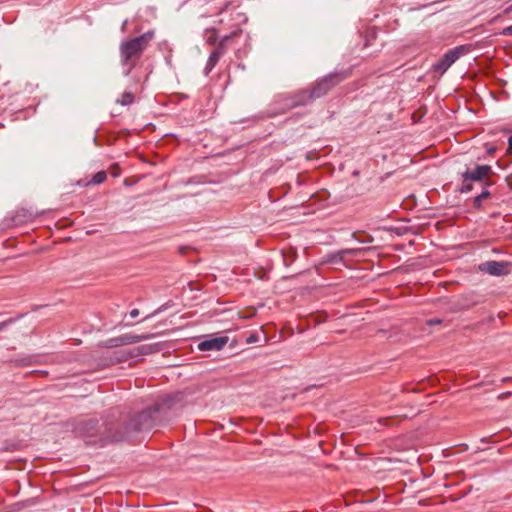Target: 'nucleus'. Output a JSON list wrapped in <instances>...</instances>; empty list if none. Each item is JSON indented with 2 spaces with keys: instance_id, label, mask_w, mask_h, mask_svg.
Returning <instances> with one entry per match:
<instances>
[{
  "instance_id": "nucleus-8",
  "label": "nucleus",
  "mask_w": 512,
  "mask_h": 512,
  "mask_svg": "<svg viewBox=\"0 0 512 512\" xmlns=\"http://www.w3.org/2000/svg\"><path fill=\"white\" fill-rule=\"evenodd\" d=\"M313 101L309 90H301L298 93L285 99V106L289 109L303 106Z\"/></svg>"
},
{
  "instance_id": "nucleus-4",
  "label": "nucleus",
  "mask_w": 512,
  "mask_h": 512,
  "mask_svg": "<svg viewBox=\"0 0 512 512\" xmlns=\"http://www.w3.org/2000/svg\"><path fill=\"white\" fill-rule=\"evenodd\" d=\"M464 50L463 46L450 49L433 65L434 70L445 73L460 58Z\"/></svg>"
},
{
  "instance_id": "nucleus-24",
  "label": "nucleus",
  "mask_w": 512,
  "mask_h": 512,
  "mask_svg": "<svg viewBox=\"0 0 512 512\" xmlns=\"http://www.w3.org/2000/svg\"><path fill=\"white\" fill-rule=\"evenodd\" d=\"M138 315H139V310H138V309H133V310H131V311H130V316H131L132 318H135V317H137Z\"/></svg>"
},
{
  "instance_id": "nucleus-14",
  "label": "nucleus",
  "mask_w": 512,
  "mask_h": 512,
  "mask_svg": "<svg viewBox=\"0 0 512 512\" xmlns=\"http://www.w3.org/2000/svg\"><path fill=\"white\" fill-rule=\"evenodd\" d=\"M242 33V30L241 29H238V30H235L233 32H231L229 35H225L218 43L217 47L220 48L221 50L225 51L226 50V47H227V43L228 41L233 38V37H237L239 36L240 34Z\"/></svg>"
},
{
  "instance_id": "nucleus-25",
  "label": "nucleus",
  "mask_w": 512,
  "mask_h": 512,
  "mask_svg": "<svg viewBox=\"0 0 512 512\" xmlns=\"http://www.w3.org/2000/svg\"><path fill=\"white\" fill-rule=\"evenodd\" d=\"M509 149H512V135L508 138Z\"/></svg>"
},
{
  "instance_id": "nucleus-1",
  "label": "nucleus",
  "mask_w": 512,
  "mask_h": 512,
  "mask_svg": "<svg viewBox=\"0 0 512 512\" xmlns=\"http://www.w3.org/2000/svg\"><path fill=\"white\" fill-rule=\"evenodd\" d=\"M160 409L158 404L153 409H147L131 416L129 413L111 414L105 422L106 438L112 442L128 439L133 433L151 429L154 426L152 414Z\"/></svg>"
},
{
  "instance_id": "nucleus-15",
  "label": "nucleus",
  "mask_w": 512,
  "mask_h": 512,
  "mask_svg": "<svg viewBox=\"0 0 512 512\" xmlns=\"http://www.w3.org/2000/svg\"><path fill=\"white\" fill-rule=\"evenodd\" d=\"M100 346L104 347V348H115V347L123 346L122 341H121V336L107 339V340L101 342Z\"/></svg>"
},
{
  "instance_id": "nucleus-12",
  "label": "nucleus",
  "mask_w": 512,
  "mask_h": 512,
  "mask_svg": "<svg viewBox=\"0 0 512 512\" xmlns=\"http://www.w3.org/2000/svg\"><path fill=\"white\" fill-rule=\"evenodd\" d=\"M360 252L359 249H342L338 252H336L335 254L333 255H330V259L328 260L329 262H337L338 260L339 261H342L347 255H356Z\"/></svg>"
},
{
  "instance_id": "nucleus-2",
  "label": "nucleus",
  "mask_w": 512,
  "mask_h": 512,
  "mask_svg": "<svg viewBox=\"0 0 512 512\" xmlns=\"http://www.w3.org/2000/svg\"><path fill=\"white\" fill-rule=\"evenodd\" d=\"M154 37V31H147L140 36L124 40L120 43V61L122 66L126 67L124 71L125 76H128L135 68L142 54Z\"/></svg>"
},
{
  "instance_id": "nucleus-21",
  "label": "nucleus",
  "mask_w": 512,
  "mask_h": 512,
  "mask_svg": "<svg viewBox=\"0 0 512 512\" xmlns=\"http://www.w3.org/2000/svg\"><path fill=\"white\" fill-rule=\"evenodd\" d=\"M503 36H512V25L504 28L501 32Z\"/></svg>"
},
{
  "instance_id": "nucleus-30",
  "label": "nucleus",
  "mask_w": 512,
  "mask_h": 512,
  "mask_svg": "<svg viewBox=\"0 0 512 512\" xmlns=\"http://www.w3.org/2000/svg\"><path fill=\"white\" fill-rule=\"evenodd\" d=\"M95 424H96V422H94V421L89 422V425H91V426H94Z\"/></svg>"
},
{
  "instance_id": "nucleus-18",
  "label": "nucleus",
  "mask_w": 512,
  "mask_h": 512,
  "mask_svg": "<svg viewBox=\"0 0 512 512\" xmlns=\"http://www.w3.org/2000/svg\"><path fill=\"white\" fill-rule=\"evenodd\" d=\"M107 178V174L105 171H99L96 174L93 175L92 179L89 181L90 184H101L103 183Z\"/></svg>"
},
{
  "instance_id": "nucleus-28",
  "label": "nucleus",
  "mask_w": 512,
  "mask_h": 512,
  "mask_svg": "<svg viewBox=\"0 0 512 512\" xmlns=\"http://www.w3.org/2000/svg\"><path fill=\"white\" fill-rule=\"evenodd\" d=\"M226 8H227V5L220 10V13L224 12L226 10Z\"/></svg>"
},
{
  "instance_id": "nucleus-7",
  "label": "nucleus",
  "mask_w": 512,
  "mask_h": 512,
  "mask_svg": "<svg viewBox=\"0 0 512 512\" xmlns=\"http://www.w3.org/2000/svg\"><path fill=\"white\" fill-rule=\"evenodd\" d=\"M510 264L503 261H486L480 264V271L486 272L492 276H502L508 274Z\"/></svg>"
},
{
  "instance_id": "nucleus-16",
  "label": "nucleus",
  "mask_w": 512,
  "mask_h": 512,
  "mask_svg": "<svg viewBox=\"0 0 512 512\" xmlns=\"http://www.w3.org/2000/svg\"><path fill=\"white\" fill-rule=\"evenodd\" d=\"M207 34L206 42L209 45H215L218 39V31L215 28H209L205 30Z\"/></svg>"
},
{
  "instance_id": "nucleus-22",
  "label": "nucleus",
  "mask_w": 512,
  "mask_h": 512,
  "mask_svg": "<svg viewBox=\"0 0 512 512\" xmlns=\"http://www.w3.org/2000/svg\"><path fill=\"white\" fill-rule=\"evenodd\" d=\"M503 14H504V15L512 14V4L508 5V6L503 10Z\"/></svg>"
},
{
  "instance_id": "nucleus-19",
  "label": "nucleus",
  "mask_w": 512,
  "mask_h": 512,
  "mask_svg": "<svg viewBox=\"0 0 512 512\" xmlns=\"http://www.w3.org/2000/svg\"><path fill=\"white\" fill-rule=\"evenodd\" d=\"M259 341V335L257 333H251L247 338H246V343L247 344H253V343H256Z\"/></svg>"
},
{
  "instance_id": "nucleus-29",
  "label": "nucleus",
  "mask_w": 512,
  "mask_h": 512,
  "mask_svg": "<svg viewBox=\"0 0 512 512\" xmlns=\"http://www.w3.org/2000/svg\"><path fill=\"white\" fill-rule=\"evenodd\" d=\"M495 151V148H491L488 150L489 153H493Z\"/></svg>"
},
{
  "instance_id": "nucleus-5",
  "label": "nucleus",
  "mask_w": 512,
  "mask_h": 512,
  "mask_svg": "<svg viewBox=\"0 0 512 512\" xmlns=\"http://www.w3.org/2000/svg\"><path fill=\"white\" fill-rule=\"evenodd\" d=\"M137 354H134L132 351L121 350L114 353V358L111 360V363H120L128 360L129 358L135 355H146L154 352H158L160 350L159 344H149L142 345L135 349Z\"/></svg>"
},
{
  "instance_id": "nucleus-26",
  "label": "nucleus",
  "mask_w": 512,
  "mask_h": 512,
  "mask_svg": "<svg viewBox=\"0 0 512 512\" xmlns=\"http://www.w3.org/2000/svg\"><path fill=\"white\" fill-rule=\"evenodd\" d=\"M9 321L0 323V331L8 324Z\"/></svg>"
},
{
  "instance_id": "nucleus-9",
  "label": "nucleus",
  "mask_w": 512,
  "mask_h": 512,
  "mask_svg": "<svg viewBox=\"0 0 512 512\" xmlns=\"http://www.w3.org/2000/svg\"><path fill=\"white\" fill-rule=\"evenodd\" d=\"M228 342V337H215L212 339L201 341L198 344V349L200 351H219L221 350Z\"/></svg>"
},
{
  "instance_id": "nucleus-17",
  "label": "nucleus",
  "mask_w": 512,
  "mask_h": 512,
  "mask_svg": "<svg viewBox=\"0 0 512 512\" xmlns=\"http://www.w3.org/2000/svg\"><path fill=\"white\" fill-rule=\"evenodd\" d=\"M134 101V95L131 92H124L119 99H117V103L126 106L132 104Z\"/></svg>"
},
{
  "instance_id": "nucleus-10",
  "label": "nucleus",
  "mask_w": 512,
  "mask_h": 512,
  "mask_svg": "<svg viewBox=\"0 0 512 512\" xmlns=\"http://www.w3.org/2000/svg\"><path fill=\"white\" fill-rule=\"evenodd\" d=\"M121 336V341H122V345H130V344H135V343H139L141 341H145V340H149L151 338H153L155 335L154 334H135V333H126V334H123V335H120Z\"/></svg>"
},
{
  "instance_id": "nucleus-23",
  "label": "nucleus",
  "mask_w": 512,
  "mask_h": 512,
  "mask_svg": "<svg viewBox=\"0 0 512 512\" xmlns=\"http://www.w3.org/2000/svg\"><path fill=\"white\" fill-rule=\"evenodd\" d=\"M440 323H441V319H438V318L431 319L428 321L429 325H436V324H440Z\"/></svg>"
},
{
  "instance_id": "nucleus-6",
  "label": "nucleus",
  "mask_w": 512,
  "mask_h": 512,
  "mask_svg": "<svg viewBox=\"0 0 512 512\" xmlns=\"http://www.w3.org/2000/svg\"><path fill=\"white\" fill-rule=\"evenodd\" d=\"M493 174L490 165H476L472 170H466L462 174L464 182L466 181H490L489 178Z\"/></svg>"
},
{
  "instance_id": "nucleus-3",
  "label": "nucleus",
  "mask_w": 512,
  "mask_h": 512,
  "mask_svg": "<svg viewBox=\"0 0 512 512\" xmlns=\"http://www.w3.org/2000/svg\"><path fill=\"white\" fill-rule=\"evenodd\" d=\"M345 79L343 73H332L318 80L309 90L313 100L326 95L334 86Z\"/></svg>"
},
{
  "instance_id": "nucleus-20",
  "label": "nucleus",
  "mask_w": 512,
  "mask_h": 512,
  "mask_svg": "<svg viewBox=\"0 0 512 512\" xmlns=\"http://www.w3.org/2000/svg\"><path fill=\"white\" fill-rule=\"evenodd\" d=\"M469 182L470 181H466V182L463 181V188L461 190L462 192H469V191H471L473 189L472 184L469 183Z\"/></svg>"
},
{
  "instance_id": "nucleus-27",
  "label": "nucleus",
  "mask_w": 512,
  "mask_h": 512,
  "mask_svg": "<svg viewBox=\"0 0 512 512\" xmlns=\"http://www.w3.org/2000/svg\"><path fill=\"white\" fill-rule=\"evenodd\" d=\"M509 394H510L509 392H508V393H503V394H501L499 397H500V398H505V397H506V396H508Z\"/></svg>"
},
{
  "instance_id": "nucleus-11",
  "label": "nucleus",
  "mask_w": 512,
  "mask_h": 512,
  "mask_svg": "<svg viewBox=\"0 0 512 512\" xmlns=\"http://www.w3.org/2000/svg\"><path fill=\"white\" fill-rule=\"evenodd\" d=\"M225 51L221 50L220 48L216 47L210 54L207 63H206V74L210 73L213 68L216 66L222 55Z\"/></svg>"
},
{
  "instance_id": "nucleus-13",
  "label": "nucleus",
  "mask_w": 512,
  "mask_h": 512,
  "mask_svg": "<svg viewBox=\"0 0 512 512\" xmlns=\"http://www.w3.org/2000/svg\"><path fill=\"white\" fill-rule=\"evenodd\" d=\"M491 185H493L492 181H486L484 184L485 189L478 196L475 197L474 206L476 208H480L481 204H482V200L488 198L491 195L489 190L487 189V187L491 186Z\"/></svg>"
}]
</instances>
